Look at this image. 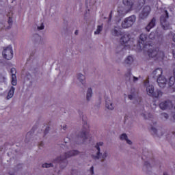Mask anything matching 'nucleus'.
I'll list each match as a JSON object with an SVG mask.
<instances>
[{
	"instance_id": "32",
	"label": "nucleus",
	"mask_w": 175,
	"mask_h": 175,
	"mask_svg": "<svg viewBox=\"0 0 175 175\" xmlns=\"http://www.w3.org/2000/svg\"><path fill=\"white\" fill-rule=\"evenodd\" d=\"M42 167H46V168H47V167H53V163H44V164H42Z\"/></svg>"
},
{
	"instance_id": "29",
	"label": "nucleus",
	"mask_w": 175,
	"mask_h": 175,
	"mask_svg": "<svg viewBox=\"0 0 175 175\" xmlns=\"http://www.w3.org/2000/svg\"><path fill=\"white\" fill-rule=\"evenodd\" d=\"M105 107L107 109H110V99L109 98H105Z\"/></svg>"
},
{
	"instance_id": "33",
	"label": "nucleus",
	"mask_w": 175,
	"mask_h": 175,
	"mask_svg": "<svg viewBox=\"0 0 175 175\" xmlns=\"http://www.w3.org/2000/svg\"><path fill=\"white\" fill-rule=\"evenodd\" d=\"M149 39H151V40L155 39V33L151 32L149 35Z\"/></svg>"
},
{
	"instance_id": "23",
	"label": "nucleus",
	"mask_w": 175,
	"mask_h": 175,
	"mask_svg": "<svg viewBox=\"0 0 175 175\" xmlns=\"http://www.w3.org/2000/svg\"><path fill=\"white\" fill-rule=\"evenodd\" d=\"M125 65L129 66L133 64V57L128 56L124 60Z\"/></svg>"
},
{
	"instance_id": "41",
	"label": "nucleus",
	"mask_w": 175,
	"mask_h": 175,
	"mask_svg": "<svg viewBox=\"0 0 175 175\" xmlns=\"http://www.w3.org/2000/svg\"><path fill=\"white\" fill-rule=\"evenodd\" d=\"M152 130L154 131V133H157V129L154 128H152Z\"/></svg>"
},
{
	"instance_id": "36",
	"label": "nucleus",
	"mask_w": 175,
	"mask_h": 175,
	"mask_svg": "<svg viewBox=\"0 0 175 175\" xmlns=\"http://www.w3.org/2000/svg\"><path fill=\"white\" fill-rule=\"evenodd\" d=\"M128 98L129 99H130L131 100H132V99H133V98H135V96L134 95H132V94H129L128 96Z\"/></svg>"
},
{
	"instance_id": "7",
	"label": "nucleus",
	"mask_w": 175,
	"mask_h": 175,
	"mask_svg": "<svg viewBox=\"0 0 175 175\" xmlns=\"http://www.w3.org/2000/svg\"><path fill=\"white\" fill-rule=\"evenodd\" d=\"M148 55L151 58H157V59H163L165 53L162 51H159V49H150L148 51Z\"/></svg>"
},
{
	"instance_id": "39",
	"label": "nucleus",
	"mask_w": 175,
	"mask_h": 175,
	"mask_svg": "<svg viewBox=\"0 0 175 175\" xmlns=\"http://www.w3.org/2000/svg\"><path fill=\"white\" fill-rule=\"evenodd\" d=\"M38 147H39V148H40V147H43V142H40V143L38 144Z\"/></svg>"
},
{
	"instance_id": "8",
	"label": "nucleus",
	"mask_w": 175,
	"mask_h": 175,
	"mask_svg": "<svg viewBox=\"0 0 175 175\" xmlns=\"http://www.w3.org/2000/svg\"><path fill=\"white\" fill-rule=\"evenodd\" d=\"M3 57L5 59H12L13 58V49L12 46L9 45L6 48H5L3 51Z\"/></svg>"
},
{
	"instance_id": "1",
	"label": "nucleus",
	"mask_w": 175,
	"mask_h": 175,
	"mask_svg": "<svg viewBox=\"0 0 175 175\" xmlns=\"http://www.w3.org/2000/svg\"><path fill=\"white\" fill-rule=\"evenodd\" d=\"M80 152L78 150H70L64 154V156H61L57 157L55 162H57L59 163V166L62 169L66 167V165H68V162H66L67 158H70V157H75V155H79Z\"/></svg>"
},
{
	"instance_id": "46",
	"label": "nucleus",
	"mask_w": 175,
	"mask_h": 175,
	"mask_svg": "<svg viewBox=\"0 0 175 175\" xmlns=\"http://www.w3.org/2000/svg\"><path fill=\"white\" fill-rule=\"evenodd\" d=\"M66 139H68V140H69V138H68V137H66Z\"/></svg>"
},
{
	"instance_id": "24",
	"label": "nucleus",
	"mask_w": 175,
	"mask_h": 175,
	"mask_svg": "<svg viewBox=\"0 0 175 175\" xmlns=\"http://www.w3.org/2000/svg\"><path fill=\"white\" fill-rule=\"evenodd\" d=\"M174 83H175V68L174 69V77H170L168 84L170 87H172V85H174Z\"/></svg>"
},
{
	"instance_id": "5",
	"label": "nucleus",
	"mask_w": 175,
	"mask_h": 175,
	"mask_svg": "<svg viewBox=\"0 0 175 175\" xmlns=\"http://www.w3.org/2000/svg\"><path fill=\"white\" fill-rule=\"evenodd\" d=\"M167 18H169V12H167V10H165L160 18L161 25L165 31L170 29V24L167 22Z\"/></svg>"
},
{
	"instance_id": "45",
	"label": "nucleus",
	"mask_w": 175,
	"mask_h": 175,
	"mask_svg": "<svg viewBox=\"0 0 175 175\" xmlns=\"http://www.w3.org/2000/svg\"><path fill=\"white\" fill-rule=\"evenodd\" d=\"M164 175H167V174H164Z\"/></svg>"
},
{
	"instance_id": "13",
	"label": "nucleus",
	"mask_w": 175,
	"mask_h": 175,
	"mask_svg": "<svg viewBox=\"0 0 175 175\" xmlns=\"http://www.w3.org/2000/svg\"><path fill=\"white\" fill-rule=\"evenodd\" d=\"M103 146V142H98L95 146V148L97 150L96 155H92L93 159H99L102 157V153H100V146Z\"/></svg>"
},
{
	"instance_id": "37",
	"label": "nucleus",
	"mask_w": 175,
	"mask_h": 175,
	"mask_svg": "<svg viewBox=\"0 0 175 175\" xmlns=\"http://www.w3.org/2000/svg\"><path fill=\"white\" fill-rule=\"evenodd\" d=\"M35 131V127H33L31 132L27 133V135H29Z\"/></svg>"
},
{
	"instance_id": "34",
	"label": "nucleus",
	"mask_w": 175,
	"mask_h": 175,
	"mask_svg": "<svg viewBox=\"0 0 175 175\" xmlns=\"http://www.w3.org/2000/svg\"><path fill=\"white\" fill-rule=\"evenodd\" d=\"M50 131V127H46L44 131V136H46V135H47V133H49V131Z\"/></svg>"
},
{
	"instance_id": "6",
	"label": "nucleus",
	"mask_w": 175,
	"mask_h": 175,
	"mask_svg": "<svg viewBox=\"0 0 175 175\" xmlns=\"http://www.w3.org/2000/svg\"><path fill=\"white\" fill-rule=\"evenodd\" d=\"M136 22V16L132 15L126 18L122 22V27H123L124 29H126V28H131L133 24Z\"/></svg>"
},
{
	"instance_id": "40",
	"label": "nucleus",
	"mask_w": 175,
	"mask_h": 175,
	"mask_svg": "<svg viewBox=\"0 0 175 175\" xmlns=\"http://www.w3.org/2000/svg\"><path fill=\"white\" fill-rule=\"evenodd\" d=\"M114 33H115V35H118V33H120L118 32V31L114 30Z\"/></svg>"
},
{
	"instance_id": "14",
	"label": "nucleus",
	"mask_w": 175,
	"mask_h": 175,
	"mask_svg": "<svg viewBox=\"0 0 175 175\" xmlns=\"http://www.w3.org/2000/svg\"><path fill=\"white\" fill-rule=\"evenodd\" d=\"M11 73H12L11 83L12 85H17V77H16L17 70H16L15 68H11Z\"/></svg>"
},
{
	"instance_id": "3",
	"label": "nucleus",
	"mask_w": 175,
	"mask_h": 175,
	"mask_svg": "<svg viewBox=\"0 0 175 175\" xmlns=\"http://www.w3.org/2000/svg\"><path fill=\"white\" fill-rule=\"evenodd\" d=\"M78 139H81L83 143H85L88 139H91L90 136V124L85 121H83L82 131L78 135Z\"/></svg>"
},
{
	"instance_id": "30",
	"label": "nucleus",
	"mask_w": 175,
	"mask_h": 175,
	"mask_svg": "<svg viewBox=\"0 0 175 175\" xmlns=\"http://www.w3.org/2000/svg\"><path fill=\"white\" fill-rule=\"evenodd\" d=\"M8 24H9V27H8V29H10L11 27H12V24H13V19L12 18V17H9L8 18Z\"/></svg>"
},
{
	"instance_id": "22",
	"label": "nucleus",
	"mask_w": 175,
	"mask_h": 175,
	"mask_svg": "<svg viewBox=\"0 0 175 175\" xmlns=\"http://www.w3.org/2000/svg\"><path fill=\"white\" fill-rule=\"evenodd\" d=\"M147 39H148L147 34L142 33L139 36V43H141V44H144V43L147 41Z\"/></svg>"
},
{
	"instance_id": "47",
	"label": "nucleus",
	"mask_w": 175,
	"mask_h": 175,
	"mask_svg": "<svg viewBox=\"0 0 175 175\" xmlns=\"http://www.w3.org/2000/svg\"><path fill=\"white\" fill-rule=\"evenodd\" d=\"M0 64H1V61H0Z\"/></svg>"
},
{
	"instance_id": "18",
	"label": "nucleus",
	"mask_w": 175,
	"mask_h": 175,
	"mask_svg": "<svg viewBox=\"0 0 175 175\" xmlns=\"http://www.w3.org/2000/svg\"><path fill=\"white\" fill-rule=\"evenodd\" d=\"M156 23H157V19L155 18H153L150 21V22L148 23V25L145 28L146 31H147V32H150L152 28H154L155 27Z\"/></svg>"
},
{
	"instance_id": "4",
	"label": "nucleus",
	"mask_w": 175,
	"mask_h": 175,
	"mask_svg": "<svg viewBox=\"0 0 175 175\" xmlns=\"http://www.w3.org/2000/svg\"><path fill=\"white\" fill-rule=\"evenodd\" d=\"M120 43L126 47H131L133 46V38L129 33H126L121 37Z\"/></svg>"
},
{
	"instance_id": "15",
	"label": "nucleus",
	"mask_w": 175,
	"mask_h": 175,
	"mask_svg": "<svg viewBox=\"0 0 175 175\" xmlns=\"http://www.w3.org/2000/svg\"><path fill=\"white\" fill-rule=\"evenodd\" d=\"M153 77L158 79L163 76V70L161 68L155 69L152 73Z\"/></svg>"
},
{
	"instance_id": "20",
	"label": "nucleus",
	"mask_w": 175,
	"mask_h": 175,
	"mask_svg": "<svg viewBox=\"0 0 175 175\" xmlns=\"http://www.w3.org/2000/svg\"><path fill=\"white\" fill-rule=\"evenodd\" d=\"M120 139L122 141L124 140L129 146H132L133 144V142L131 141V139H128V135L126 133H122L120 135Z\"/></svg>"
},
{
	"instance_id": "12",
	"label": "nucleus",
	"mask_w": 175,
	"mask_h": 175,
	"mask_svg": "<svg viewBox=\"0 0 175 175\" xmlns=\"http://www.w3.org/2000/svg\"><path fill=\"white\" fill-rule=\"evenodd\" d=\"M157 83L161 88H165L167 84V79L163 75L157 79Z\"/></svg>"
},
{
	"instance_id": "31",
	"label": "nucleus",
	"mask_w": 175,
	"mask_h": 175,
	"mask_svg": "<svg viewBox=\"0 0 175 175\" xmlns=\"http://www.w3.org/2000/svg\"><path fill=\"white\" fill-rule=\"evenodd\" d=\"M161 118L163 120H168L169 119V115L166 113H161Z\"/></svg>"
},
{
	"instance_id": "2",
	"label": "nucleus",
	"mask_w": 175,
	"mask_h": 175,
	"mask_svg": "<svg viewBox=\"0 0 175 175\" xmlns=\"http://www.w3.org/2000/svg\"><path fill=\"white\" fill-rule=\"evenodd\" d=\"M144 85L146 87V92L148 96H152V98H161L162 96V92L159 90L154 92V85H150L148 80L145 81Z\"/></svg>"
},
{
	"instance_id": "10",
	"label": "nucleus",
	"mask_w": 175,
	"mask_h": 175,
	"mask_svg": "<svg viewBox=\"0 0 175 175\" xmlns=\"http://www.w3.org/2000/svg\"><path fill=\"white\" fill-rule=\"evenodd\" d=\"M129 10H128L125 7H119L118 8V21L120 22L121 21V19L122 18V17H124L126 14H127V13H129Z\"/></svg>"
},
{
	"instance_id": "35",
	"label": "nucleus",
	"mask_w": 175,
	"mask_h": 175,
	"mask_svg": "<svg viewBox=\"0 0 175 175\" xmlns=\"http://www.w3.org/2000/svg\"><path fill=\"white\" fill-rule=\"evenodd\" d=\"M38 29H40V30L44 29V25L42 23L40 27H38Z\"/></svg>"
},
{
	"instance_id": "17",
	"label": "nucleus",
	"mask_w": 175,
	"mask_h": 175,
	"mask_svg": "<svg viewBox=\"0 0 175 175\" xmlns=\"http://www.w3.org/2000/svg\"><path fill=\"white\" fill-rule=\"evenodd\" d=\"M159 107L161 110H166V109H169V107H172V102L170 100L161 102L159 104Z\"/></svg>"
},
{
	"instance_id": "16",
	"label": "nucleus",
	"mask_w": 175,
	"mask_h": 175,
	"mask_svg": "<svg viewBox=\"0 0 175 175\" xmlns=\"http://www.w3.org/2000/svg\"><path fill=\"white\" fill-rule=\"evenodd\" d=\"M144 172H146L148 174H151L152 173V167L148 161H145L143 167Z\"/></svg>"
},
{
	"instance_id": "21",
	"label": "nucleus",
	"mask_w": 175,
	"mask_h": 175,
	"mask_svg": "<svg viewBox=\"0 0 175 175\" xmlns=\"http://www.w3.org/2000/svg\"><path fill=\"white\" fill-rule=\"evenodd\" d=\"M141 116L142 117H143V118H144V120H148L150 118H152V114L146 111H142Z\"/></svg>"
},
{
	"instance_id": "19",
	"label": "nucleus",
	"mask_w": 175,
	"mask_h": 175,
	"mask_svg": "<svg viewBox=\"0 0 175 175\" xmlns=\"http://www.w3.org/2000/svg\"><path fill=\"white\" fill-rule=\"evenodd\" d=\"M123 3L124 5V8H126L130 12L132 10V7L133 6L132 0H123Z\"/></svg>"
},
{
	"instance_id": "9",
	"label": "nucleus",
	"mask_w": 175,
	"mask_h": 175,
	"mask_svg": "<svg viewBox=\"0 0 175 175\" xmlns=\"http://www.w3.org/2000/svg\"><path fill=\"white\" fill-rule=\"evenodd\" d=\"M150 12H151V8H150V6L147 5L144 7V8L139 14V18H140V20H146V18L148 17Z\"/></svg>"
},
{
	"instance_id": "26",
	"label": "nucleus",
	"mask_w": 175,
	"mask_h": 175,
	"mask_svg": "<svg viewBox=\"0 0 175 175\" xmlns=\"http://www.w3.org/2000/svg\"><path fill=\"white\" fill-rule=\"evenodd\" d=\"M92 96V89L91 88H89L88 89V92L86 95L87 100H90L91 99V97Z\"/></svg>"
},
{
	"instance_id": "28",
	"label": "nucleus",
	"mask_w": 175,
	"mask_h": 175,
	"mask_svg": "<svg viewBox=\"0 0 175 175\" xmlns=\"http://www.w3.org/2000/svg\"><path fill=\"white\" fill-rule=\"evenodd\" d=\"M102 29H103V25H98L97 27V29L96 31H94V35H99L100 32H102Z\"/></svg>"
},
{
	"instance_id": "25",
	"label": "nucleus",
	"mask_w": 175,
	"mask_h": 175,
	"mask_svg": "<svg viewBox=\"0 0 175 175\" xmlns=\"http://www.w3.org/2000/svg\"><path fill=\"white\" fill-rule=\"evenodd\" d=\"M14 87H11L10 90L8 92L7 99H10V98H13V96L14 95Z\"/></svg>"
},
{
	"instance_id": "27",
	"label": "nucleus",
	"mask_w": 175,
	"mask_h": 175,
	"mask_svg": "<svg viewBox=\"0 0 175 175\" xmlns=\"http://www.w3.org/2000/svg\"><path fill=\"white\" fill-rule=\"evenodd\" d=\"M78 80H79L80 83H81L82 84H84V81L85 80V76H84L82 74H79Z\"/></svg>"
},
{
	"instance_id": "38",
	"label": "nucleus",
	"mask_w": 175,
	"mask_h": 175,
	"mask_svg": "<svg viewBox=\"0 0 175 175\" xmlns=\"http://www.w3.org/2000/svg\"><path fill=\"white\" fill-rule=\"evenodd\" d=\"M90 173H91L92 175L94 174V166H92V167H90Z\"/></svg>"
},
{
	"instance_id": "44",
	"label": "nucleus",
	"mask_w": 175,
	"mask_h": 175,
	"mask_svg": "<svg viewBox=\"0 0 175 175\" xmlns=\"http://www.w3.org/2000/svg\"><path fill=\"white\" fill-rule=\"evenodd\" d=\"M153 106H157V105H155V103H154V104H153Z\"/></svg>"
},
{
	"instance_id": "11",
	"label": "nucleus",
	"mask_w": 175,
	"mask_h": 175,
	"mask_svg": "<svg viewBox=\"0 0 175 175\" xmlns=\"http://www.w3.org/2000/svg\"><path fill=\"white\" fill-rule=\"evenodd\" d=\"M126 79L130 81L131 83H136L137 80H139L138 77H136L133 75H132V72L131 71V69L128 70L127 72L125 74Z\"/></svg>"
},
{
	"instance_id": "43",
	"label": "nucleus",
	"mask_w": 175,
	"mask_h": 175,
	"mask_svg": "<svg viewBox=\"0 0 175 175\" xmlns=\"http://www.w3.org/2000/svg\"><path fill=\"white\" fill-rule=\"evenodd\" d=\"M75 34L78 35L79 34V31L76 30L75 32Z\"/></svg>"
},
{
	"instance_id": "42",
	"label": "nucleus",
	"mask_w": 175,
	"mask_h": 175,
	"mask_svg": "<svg viewBox=\"0 0 175 175\" xmlns=\"http://www.w3.org/2000/svg\"><path fill=\"white\" fill-rule=\"evenodd\" d=\"M63 129H64V131H66V125L63 126Z\"/></svg>"
}]
</instances>
